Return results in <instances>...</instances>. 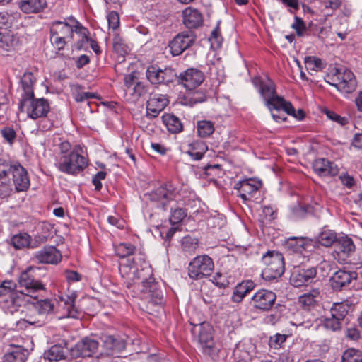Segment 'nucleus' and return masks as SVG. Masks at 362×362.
Masks as SVG:
<instances>
[{"instance_id":"obj_1","label":"nucleus","mask_w":362,"mask_h":362,"mask_svg":"<svg viewBox=\"0 0 362 362\" xmlns=\"http://www.w3.org/2000/svg\"><path fill=\"white\" fill-rule=\"evenodd\" d=\"M252 83L258 90L268 109L284 107L288 115L298 119H302L304 117L305 115L302 110H298L296 113L295 108L289 101L284 100L283 97L277 95L276 85L268 76H256L252 78Z\"/></svg>"},{"instance_id":"obj_2","label":"nucleus","mask_w":362,"mask_h":362,"mask_svg":"<svg viewBox=\"0 0 362 362\" xmlns=\"http://www.w3.org/2000/svg\"><path fill=\"white\" fill-rule=\"evenodd\" d=\"M137 279H141V299L153 305H160L163 299V291L155 281L151 266L141 251L137 255Z\"/></svg>"},{"instance_id":"obj_3","label":"nucleus","mask_w":362,"mask_h":362,"mask_svg":"<svg viewBox=\"0 0 362 362\" xmlns=\"http://www.w3.org/2000/svg\"><path fill=\"white\" fill-rule=\"evenodd\" d=\"M82 151L79 146H75L69 155L59 158L54 162L55 167L62 173L76 175L82 172L88 165L87 158L81 154Z\"/></svg>"},{"instance_id":"obj_4","label":"nucleus","mask_w":362,"mask_h":362,"mask_svg":"<svg viewBox=\"0 0 362 362\" xmlns=\"http://www.w3.org/2000/svg\"><path fill=\"white\" fill-rule=\"evenodd\" d=\"M74 19V17L69 18V20L74 23V25L61 21H54L50 25V41L54 47L59 51L64 49L66 45L73 39L76 28V22Z\"/></svg>"},{"instance_id":"obj_5","label":"nucleus","mask_w":362,"mask_h":362,"mask_svg":"<svg viewBox=\"0 0 362 362\" xmlns=\"http://www.w3.org/2000/svg\"><path fill=\"white\" fill-rule=\"evenodd\" d=\"M262 260L265 264V268L262 273L264 279L272 281L282 276L285 266L281 253L277 251H268L262 256Z\"/></svg>"},{"instance_id":"obj_6","label":"nucleus","mask_w":362,"mask_h":362,"mask_svg":"<svg viewBox=\"0 0 362 362\" xmlns=\"http://www.w3.org/2000/svg\"><path fill=\"white\" fill-rule=\"evenodd\" d=\"M325 81L344 93L353 92L356 86L354 74L346 68L336 69L334 73L327 76Z\"/></svg>"},{"instance_id":"obj_7","label":"nucleus","mask_w":362,"mask_h":362,"mask_svg":"<svg viewBox=\"0 0 362 362\" xmlns=\"http://www.w3.org/2000/svg\"><path fill=\"white\" fill-rule=\"evenodd\" d=\"M19 108L25 110L28 117L36 119L45 117L50 110L49 103L45 98H34V97L22 98Z\"/></svg>"},{"instance_id":"obj_8","label":"nucleus","mask_w":362,"mask_h":362,"mask_svg":"<svg viewBox=\"0 0 362 362\" xmlns=\"http://www.w3.org/2000/svg\"><path fill=\"white\" fill-rule=\"evenodd\" d=\"M179 189L172 182H166L148 194H145L146 200L158 203L163 209H167V204L177 197Z\"/></svg>"},{"instance_id":"obj_9","label":"nucleus","mask_w":362,"mask_h":362,"mask_svg":"<svg viewBox=\"0 0 362 362\" xmlns=\"http://www.w3.org/2000/svg\"><path fill=\"white\" fill-rule=\"evenodd\" d=\"M134 247L127 243H121L115 248L116 255L122 259L119 264V272L128 278L136 275V264L133 256Z\"/></svg>"},{"instance_id":"obj_10","label":"nucleus","mask_w":362,"mask_h":362,"mask_svg":"<svg viewBox=\"0 0 362 362\" xmlns=\"http://www.w3.org/2000/svg\"><path fill=\"white\" fill-rule=\"evenodd\" d=\"M214 264L212 259L207 255H198L189 264L188 275L194 280L202 279L209 276L213 271Z\"/></svg>"},{"instance_id":"obj_11","label":"nucleus","mask_w":362,"mask_h":362,"mask_svg":"<svg viewBox=\"0 0 362 362\" xmlns=\"http://www.w3.org/2000/svg\"><path fill=\"white\" fill-rule=\"evenodd\" d=\"M40 267L30 266L22 272L18 277L20 287L24 288L25 295L30 296L39 291L45 290V285L35 277Z\"/></svg>"},{"instance_id":"obj_12","label":"nucleus","mask_w":362,"mask_h":362,"mask_svg":"<svg viewBox=\"0 0 362 362\" xmlns=\"http://www.w3.org/2000/svg\"><path fill=\"white\" fill-rule=\"evenodd\" d=\"M147 79L152 84L168 85L177 78L175 71L170 67L160 69L158 66H149L146 71Z\"/></svg>"},{"instance_id":"obj_13","label":"nucleus","mask_w":362,"mask_h":362,"mask_svg":"<svg viewBox=\"0 0 362 362\" xmlns=\"http://www.w3.org/2000/svg\"><path fill=\"white\" fill-rule=\"evenodd\" d=\"M196 35L191 30L177 34L168 44L170 52L173 56H179L193 45Z\"/></svg>"},{"instance_id":"obj_14","label":"nucleus","mask_w":362,"mask_h":362,"mask_svg":"<svg viewBox=\"0 0 362 362\" xmlns=\"http://www.w3.org/2000/svg\"><path fill=\"white\" fill-rule=\"evenodd\" d=\"M261 187V180L249 178L236 182L234 185V189L237 190L239 196L243 202L245 203L247 201L255 198V194L258 192Z\"/></svg>"},{"instance_id":"obj_15","label":"nucleus","mask_w":362,"mask_h":362,"mask_svg":"<svg viewBox=\"0 0 362 362\" xmlns=\"http://www.w3.org/2000/svg\"><path fill=\"white\" fill-rule=\"evenodd\" d=\"M99 343L98 341L90 337H84L81 341L77 342L74 347L70 349V353L72 357H90L98 350Z\"/></svg>"},{"instance_id":"obj_16","label":"nucleus","mask_w":362,"mask_h":362,"mask_svg":"<svg viewBox=\"0 0 362 362\" xmlns=\"http://www.w3.org/2000/svg\"><path fill=\"white\" fill-rule=\"evenodd\" d=\"M179 81L186 89L193 90L204 81V74L197 69L190 68L180 73Z\"/></svg>"},{"instance_id":"obj_17","label":"nucleus","mask_w":362,"mask_h":362,"mask_svg":"<svg viewBox=\"0 0 362 362\" xmlns=\"http://www.w3.org/2000/svg\"><path fill=\"white\" fill-rule=\"evenodd\" d=\"M252 299L255 308L262 310H269L274 305L276 296L271 291L261 289L255 293Z\"/></svg>"},{"instance_id":"obj_18","label":"nucleus","mask_w":362,"mask_h":362,"mask_svg":"<svg viewBox=\"0 0 362 362\" xmlns=\"http://www.w3.org/2000/svg\"><path fill=\"white\" fill-rule=\"evenodd\" d=\"M169 100L166 95L154 94L146 103V115L151 118L157 117L168 105Z\"/></svg>"},{"instance_id":"obj_19","label":"nucleus","mask_w":362,"mask_h":362,"mask_svg":"<svg viewBox=\"0 0 362 362\" xmlns=\"http://www.w3.org/2000/svg\"><path fill=\"white\" fill-rule=\"evenodd\" d=\"M34 259L42 264H57L62 259L61 252L54 246L44 247L34 255Z\"/></svg>"},{"instance_id":"obj_20","label":"nucleus","mask_w":362,"mask_h":362,"mask_svg":"<svg viewBox=\"0 0 362 362\" xmlns=\"http://www.w3.org/2000/svg\"><path fill=\"white\" fill-rule=\"evenodd\" d=\"M315 276L316 270L313 267L307 269L297 267L292 272L290 281L295 287H300L311 282Z\"/></svg>"},{"instance_id":"obj_21","label":"nucleus","mask_w":362,"mask_h":362,"mask_svg":"<svg viewBox=\"0 0 362 362\" xmlns=\"http://www.w3.org/2000/svg\"><path fill=\"white\" fill-rule=\"evenodd\" d=\"M13 183L17 192H25L30 187V179L28 172L20 163L16 165L12 174Z\"/></svg>"},{"instance_id":"obj_22","label":"nucleus","mask_w":362,"mask_h":362,"mask_svg":"<svg viewBox=\"0 0 362 362\" xmlns=\"http://www.w3.org/2000/svg\"><path fill=\"white\" fill-rule=\"evenodd\" d=\"M77 295L75 292L70 294L59 296V307H62L64 310V315L67 317L77 318L78 317V310L75 305V300Z\"/></svg>"},{"instance_id":"obj_23","label":"nucleus","mask_w":362,"mask_h":362,"mask_svg":"<svg viewBox=\"0 0 362 362\" xmlns=\"http://www.w3.org/2000/svg\"><path fill=\"white\" fill-rule=\"evenodd\" d=\"M313 170L320 176H335L339 172L338 166L325 158H317L313 163Z\"/></svg>"},{"instance_id":"obj_24","label":"nucleus","mask_w":362,"mask_h":362,"mask_svg":"<svg viewBox=\"0 0 362 362\" xmlns=\"http://www.w3.org/2000/svg\"><path fill=\"white\" fill-rule=\"evenodd\" d=\"M199 329V339L202 344L203 351L208 355H212L215 351V347L212 341V336L209 327L204 325H199L195 327Z\"/></svg>"},{"instance_id":"obj_25","label":"nucleus","mask_w":362,"mask_h":362,"mask_svg":"<svg viewBox=\"0 0 362 362\" xmlns=\"http://www.w3.org/2000/svg\"><path fill=\"white\" fill-rule=\"evenodd\" d=\"M356 250V246L352 239L348 235H343L337 238L336 241V252L344 258L351 256Z\"/></svg>"},{"instance_id":"obj_26","label":"nucleus","mask_w":362,"mask_h":362,"mask_svg":"<svg viewBox=\"0 0 362 362\" xmlns=\"http://www.w3.org/2000/svg\"><path fill=\"white\" fill-rule=\"evenodd\" d=\"M127 72L124 74V85L127 87L125 97L126 100L129 103H134V93L136 92V86L131 88L136 77V64L132 62L129 64Z\"/></svg>"},{"instance_id":"obj_27","label":"nucleus","mask_w":362,"mask_h":362,"mask_svg":"<svg viewBox=\"0 0 362 362\" xmlns=\"http://www.w3.org/2000/svg\"><path fill=\"white\" fill-rule=\"evenodd\" d=\"M184 24L188 28H195L202 25L203 18L202 13L196 8H186L182 11Z\"/></svg>"},{"instance_id":"obj_28","label":"nucleus","mask_w":362,"mask_h":362,"mask_svg":"<svg viewBox=\"0 0 362 362\" xmlns=\"http://www.w3.org/2000/svg\"><path fill=\"white\" fill-rule=\"evenodd\" d=\"M23 292L20 293L17 292L11 293L2 302V308L6 313L13 314L18 311L21 307L23 299Z\"/></svg>"},{"instance_id":"obj_29","label":"nucleus","mask_w":362,"mask_h":362,"mask_svg":"<svg viewBox=\"0 0 362 362\" xmlns=\"http://www.w3.org/2000/svg\"><path fill=\"white\" fill-rule=\"evenodd\" d=\"M74 20L76 22L75 33L78 34L81 37V45L78 46V48L81 49L83 43L88 42L93 52L96 54H100L101 53L100 46L98 45L96 40L88 37V30L86 28L83 27L81 25V23H79L77 20Z\"/></svg>"},{"instance_id":"obj_30","label":"nucleus","mask_w":362,"mask_h":362,"mask_svg":"<svg viewBox=\"0 0 362 362\" xmlns=\"http://www.w3.org/2000/svg\"><path fill=\"white\" fill-rule=\"evenodd\" d=\"M20 9L25 13H35L42 11L47 6L46 0H20Z\"/></svg>"},{"instance_id":"obj_31","label":"nucleus","mask_w":362,"mask_h":362,"mask_svg":"<svg viewBox=\"0 0 362 362\" xmlns=\"http://www.w3.org/2000/svg\"><path fill=\"white\" fill-rule=\"evenodd\" d=\"M353 279H356L354 273L339 270L332 277V286L334 289H341L349 284Z\"/></svg>"},{"instance_id":"obj_32","label":"nucleus","mask_w":362,"mask_h":362,"mask_svg":"<svg viewBox=\"0 0 362 362\" xmlns=\"http://www.w3.org/2000/svg\"><path fill=\"white\" fill-rule=\"evenodd\" d=\"M28 356L27 349L21 346H13L4 354L3 362H25Z\"/></svg>"},{"instance_id":"obj_33","label":"nucleus","mask_w":362,"mask_h":362,"mask_svg":"<svg viewBox=\"0 0 362 362\" xmlns=\"http://www.w3.org/2000/svg\"><path fill=\"white\" fill-rule=\"evenodd\" d=\"M208 150V146L204 141L197 140L188 144L186 151L193 160H201Z\"/></svg>"},{"instance_id":"obj_34","label":"nucleus","mask_w":362,"mask_h":362,"mask_svg":"<svg viewBox=\"0 0 362 362\" xmlns=\"http://www.w3.org/2000/svg\"><path fill=\"white\" fill-rule=\"evenodd\" d=\"M320 292L318 289H313L308 293H304L298 298L300 305L306 310L314 308L320 300Z\"/></svg>"},{"instance_id":"obj_35","label":"nucleus","mask_w":362,"mask_h":362,"mask_svg":"<svg viewBox=\"0 0 362 362\" xmlns=\"http://www.w3.org/2000/svg\"><path fill=\"white\" fill-rule=\"evenodd\" d=\"M103 347L104 351L100 354V356H111L119 353L123 347V344L112 336H105L103 339Z\"/></svg>"},{"instance_id":"obj_36","label":"nucleus","mask_w":362,"mask_h":362,"mask_svg":"<svg viewBox=\"0 0 362 362\" xmlns=\"http://www.w3.org/2000/svg\"><path fill=\"white\" fill-rule=\"evenodd\" d=\"M286 245L288 249L298 253H302L310 246V240L303 237H290Z\"/></svg>"},{"instance_id":"obj_37","label":"nucleus","mask_w":362,"mask_h":362,"mask_svg":"<svg viewBox=\"0 0 362 362\" xmlns=\"http://www.w3.org/2000/svg\"><path fill=\"white\" fill-rule=\"evenodd\" d=\"M66 357V352L60 345H54L45 353V358L49 362H60L64 361Z\"/></svg>"},{"instance_id":"obj_38","label":"nucleus","mask_w":362,"mask_h":362,"mask_svg":"<svg viewBox=\"0 0 362 362\" xmlns=\"http://www.w3.org/2000/svg\"><path fill=\"white\" fill-rule=\"evenodd\" d=\"M316 242L325 247H329L336 243L337 238L336 233L327 228H322L315 238Z\"/></svg>"},{"instance_id":"obj_39","label":"nucleus","mask_w":362,"mask_h":362,"mask_svg":"<svg viewBox=\"0 0 362 362\" xmlns=\"http://www.w3.org/2000/svg\"><path fill=\"white\" fill-rule=\"evenodd\" d=\"M163 121L170 133H180L183 129V126L180 119L173 115H163Z\"/></svg>"},{"instance_id":"obj_40","label":"nucleus","mask_w":362,"mask_h":362,"mask_svg":"<svg viewBox=\"0 0 362 362\" xmlns=\"http://www.w3.org/2000/svg\"><path fill=\"white\" fill-rule=\"evenodd\" d=\"M55 300L51 299L39 300L33 303V308L40 315H49L54 313Z\"/></svg>"},{"instance_id":"obj_41","label":"nucleus","mask_w":362,"mask_h":362,"mask_svg":"<svg viewBox=\"0 0 362 362\" xmlns=\"http://www.w3.org/2000/svg\"><path fill=\"white\" fill-rule=\"evenodd\" d=\"M35 82V78L33 73L26 72L21 78V84L24 93L22 98L34 97L33 86Z\"/></svg>"},{"instance_id":"obj_42","label":"nucleus","mask_w":362,"mask_h":362,"mask_svg":"<svg viewBox=\"0 0 362 362\" xmlns=\"http://www.w3.org/2000/svg\"><path fill=\"white\" fill-rule=\"evenodd\" d=\"M215 131L214 122L210 120H199L197 122V133L201 138L210 136Z\"/></svg>"},{"instance_id":"obj_43","label":"nucleus","mask_w":362,"mask_h":362,"mask_svg":"<svg viewBox=\"0 0 362 362\" xmlns=\"http://www.w3.org/2000/svg\"><path fill=\"white\" fill-rule=\"evenodd\" d=\"M199 240L196 238H192L189 235L185 236L182 239L181 247L182 250L187 255H193L195 253L198 248Z\"/></svg>"},{"instance_id":"obj_44","label":"nucleus","mask_w":362,"mask_h":362,"mask_svg":"<svg viewBox=\"0 0 362 362\" xmlns=\"http://www.w3.org/2000/svg\"><path fill=\"white\" fill-rule=\"evenodd\" d=\"M349 306L344 303H335L330 309V314L332 317L343 321L349 312Z\"/></svg>"},{"instance_id":"obj_45","label":"nucleus","mask_w":362,"mask_h":362,"mask_svg":"<svg viewBox=\"0 0 362 362\" xmlns=\"http://www.w3.org/2000/svg\"><path fill=\"white\" fill-rule=\"evenodd\" d=\"M18 163L0 158V179H7L9 174H13L16 165H18Z\"/></svg>"},{"instance_id":"obj_46","label":"nucleus","mask_w":362,"mask_h":362,"mask_svg":"<svg viewBox=\"0 0 362 362\" xmlns=\"http://www.w3.org/2000/svg\"><path fill=\"white\" fill-rule=\"evenodd\" d=\"M30 236L28 233H19L11 238V245L16 249L29 247L30 245Z\"/></svg>"},{"instance_id":"obj_47","label":"nucleus","mask_w":362,"mask_h":362,"mask_svg":"<svg viewBox=\"0 0 362 362\" xmlns=\"http://www.w3.org/2000/svg\"><path fill=\"white\" fill-rule=\"evenodd\" d=\"M341 362H362V351L354 348L347 349L342 354Z\"/></svg>"},{"instance_id":"obj_48","label":"nucleus","mask_w":362,"mask_h":362,"mask_svg":"<svg viewBox=\"0 0 362 362\" xmlns=\"http://www.w3.org/2000/svg\"><path fill=\"white\" fill-rule=\"evenodd\" d=\"M304 62L308 70L319 71L325 67V64L322 59L313 56L305 57Z\"/></svg>"},{"instance_id":"obj_49","label":"nucleus","mask_w":362,"mask_h":362,"mask_svg":"<svg viewBox=\"0 0 362 362\" xmlns=\"http://www.w3.org/2000/svg\"><path fill=\"white\" fill-rule=\"evenodd\" d=\"M206 100V96L203 91H196L189 93L184 98V104L193 106L197 103H201Z\"/></svg>"},{"instance_id":"obj_50","label":"nucleus","mask_w":362,"mask_h":362,"mask_svg":"<svg viewBox=\"0 0 362 362\" xmlns=\"http://www.w3.org/2000/svg\"><path fill=\"white\" fill-rule=\"evenodd\" d=\"M15 38L13 34L6 33H0V49L3 50H9L14 45Z\"/></svg>"},{"instance_id":"obj_51","label":"nucleus","mask_w":362,"mask_h":362,"mask_svg":"<svg viewBox=\"0 0 362 362\" xmlns=\"http://www.w3.org/2000/svg\"><path fill=\"white\" fill-rule=\"evenodd\" d=\"M113 49L116 53L122 57H124L129 52V47L125 44L123 39L119 37H115L113 40Z\"/></svg>"},{"instance_id":"obj_52","label":"nucleus","mask_w":362,"mask_h":362,"mask_svg":"<svg viewBox=\"0 0 362 362\" xmlns=\"http://www.w3.org/2000/svg\"><path fill=\"white\" fill-rule=\"evenodd\" d=\"M16 286V284L12 280L4 281L0 284V296L8 297L11 293L17 292Z\"/></svg>"},{"instance_id":"obj_53","label":"nucleus","mask_w":362,"mask_h":362,"mask_svg":"<svg viewBox=\"0 0 362 362\" xmlns=\"http://www.w3.org/2000/svg\"><path fill=\"white\" fill-rule=\"evenodd\" d=\"M187 216L186 210L183 208L177 207L173 210L171 208V215L170 222L172 225L180 223Z\"/></svg>"},{"instance_id":"obj_54","label":"nucleus","mask_w":362,"mask_h":362,"mask_svg":"<svg viewBox=\"0 0 362 362\" xmlns=\"http://www.w3.org/2000/svg\"><path fill=\"white\" fill-rule=\"evenodd\" d=\"M288 335L276 333L271 336L269 341V346L274 349H279L281 347L282 344L286 341Z\"/></svg>"},{"instance_id":"obj_55","label":"nucleus","mask_w":362,"mask_h":362,"mask_svg":"<svg viewBox=\"0 0 362 362\" xmlns=\"http://www.w3.org/2000/svg\"><path fill=\"white\" fill-rule=\"evenodd\" d=\"M59 151L56 152L54 154V162L58 161L59 158L64 156L66 155H69L71 153V145L67 141H62L58 146Z\"/></svg>"},{"instance_id":"obj_56","label":"nucleus","mask_w":362,"mask_h":362,"mask_svg":"<svg viewBox=\"0 0 362 362\" xmlns=\"http://www.w3.org/2000/svg\"><path fill=\"white\" fill-rule=\"evenodd\" d=\"M341 322L338 318H335L332 316L330 314V317H327L324 320V326L326 329L332 330V331H338L341 328Z\"/></svg>"},{"instance_id":"obj_57","label":"nucleus","mask_w":362,"mask_h":362,"mask_svg":"<svg viewBox=\"0 0 362 362\" xmlns=\"http://www.w3.org/2000/svg\"><path fill=\"white\" fill-rule=\"evenodd\" d=\"M12 185L10 179H0V198L6 197L11 194Z\"/></svg>"},{"instance_id":"obj_58","label":"nucleus","mask_w":362,"mask_h":362,"mask_svg":"<svg viewBox=\"0 0 362 362\" xmlns=\"http://www.w3.org/2000/svg\"><path fill=\"white\" fill-rule=\"evenodd\" d=\"M247 294V289L245 288L243 285L240 284L237 285L233 291L232 300L235 303H239L243 300Z\"/></svg>"},{"instance_id":"obj_59","label":"nucleus","mask_w":362,"mask_h":362,"mask_svg":"<svg viewBox=\"0 0 362 362\" xmlns=\"http://www.w3.org/2000/svg\"><path fill=\"white\" fill-rule=\"evenodd\" d=\"M1 134L2 137L10 144H12L16 138V132L13 128L10 127H6L1 130Z\"/></svg>"},{"instance_id":"obj_60","label":"nucleus","mask_w":362,"mask_h":362,"mask_svg":"<svg viewBox=\"0 0 362 362\" xmlns=\"http://www.w3.org/2000/svg\"><path fill=\"white\" fill-rule=\"evenodd\" d=\"M269 110V111L271 112V115L274 121H276V122H281L286 121V117L285 114L282 113L281 112V110H283L286 114H288L287 111L285 110L284 107H277V108L273 107V108H271Z\"/></svg>"},{"instance_id":"obj_61","label":"nucleus","mask_w":362,"mask_h":362,"mask_svg":"<svg viewBox=\"0 0 362 362\" xmlns=\"http://www.w3.org/2000/svg\"><path fill=\"white\" fill-rule=\"evenodd\" d=\"M109 28L116 30L119 25V15L116 11H111L107 16Z\"/></svg>"},{"instance_id":"obj_62","label":"nucleus","mask_w":362,"mask_h":362,"mask_svg":"<svg viewBox=\"0 0 362 362\" xmlns=\"http://www.w3.org/2000/svg\"><path fill=\"white\" fill-rule=\"evenodd\" d=\"M107 173L105 171L98 172L92 179V183L95 186V189L97 191H100L102 188L101 180L105 179Z\"/></svg>"},{"instance_id":"obj_63","label":"nucleus","mask_w":362,"mask_h":362,"mask_svg":"<svg viewBox=\"0 0 362 362\" xmlns=\"http://www.w3.org/2000/svg\"><path fill=\"white\" fill-rule=\"evenodd\" d=\"M211 281L220 288H226L228 285V281L220 273H216L213 276Z\"/></svg>"},{"instance_id":"obj_64","label":"nucleus","mask_w":362,"mask_h":362,"mask_svg":"<svg viewBox=\"0 0 362 362\" xmlns=\"http://www.w3.org/2000/svg\"><path fill=\"white\" fill-rule=\"evenodd\" d=\"M344 186L350 189L355 185L354 177L347 173H342L339 177Z\"/></svg>"}]
</instances>
